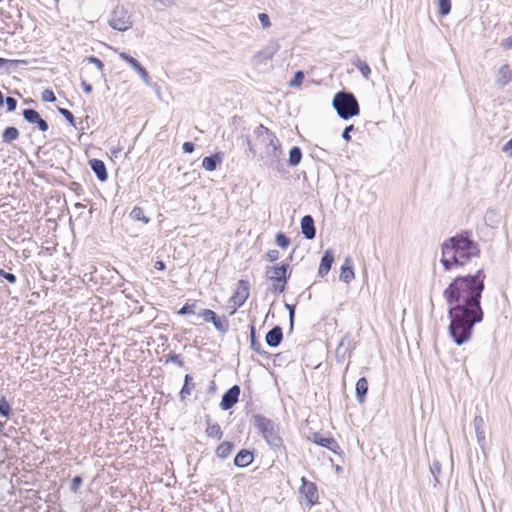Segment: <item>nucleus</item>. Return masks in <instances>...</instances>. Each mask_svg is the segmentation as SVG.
Wrapping results in <instances>:
<instances>
[{
  "instance_id": "1",
  "label": "nucleus",
  "mask_w": 512,
  "mask_h": 512,
  "mask_svg": "<svg viewBox=\"0 0 512 512\" xmlns=\"http://www.w3.org/2000/svg\"><path fill=\"white\" fill-rule=\"evenodd\" d=\"M485 279L484 269H478L474 274L456 276L443 291L449 306L448 332L458 346L471 339L474 326L484 319L481 298Z\"/></svg>"
},
{
  "instance_id": "2",
  "label": "nucleus",
  "mask_w": 512,
  "mask_h": 512,
  "mask_svg": "<svg viewBox=\"0 0 512 512\" xmlns=\"http://www.w3.org/2000/svg\"><path fill=\"white\" fill-rule=\"evenodd\" d=\"M481 254L479 244L472 238V233L462 230L441 244V259L445 271L462 268Z\"/></svg>"
},
{
  "instance_id": "3",
  "label": "nucleus",
  "mask_w": 512,
  "mask_h": 512,
  "mask_svg": "<svg viewBox=\"0 0 512 512\" xmlns=\"http://www.w3.org/2000/svg\"><path fill=\"white\" fill-rule=\"evenodd\" d=\"M253 425L268 446L276 453H285L286 446L279 433V426L272 419L262 415H252Z\"/></svg>"
},
{
  "instance_id": "4",
  "label": "nucleus",
  "mask_w": 512,
  "mask_h": 512,
  "mask_svg": "<svg viewBox=\"0 0 512 512\" xmlns=\"http://www.w3.org/2000/svg\"><path fill=\"white\" fill-rule=\"evenodd\" d=\"M332 106L343 120H349L360 113L359 103L355 95L345 90L334 95Z\"/></svg>"
},
{
  "instance_id": "5",
  "label": "nucleus",
  "mask_w": 512,
  "mask_h": 512,
  "mask_svg": "<svg viewBox=\"0 0 512 512\" xmlns=\"http://www.w3.org/2000/svg\"><path fill=\"white\" fill-rule=\"evenodd\" d=\"M265 150L260 155V159L263 161L264 166L274 169L278 172L284 171V164L282 162V149L281 143L275 134H270V140L264 142Z\"/></svg>"
},
{
  "instance_id": "6",
  "label": "nucleus",
  "mask_w": 512,
  "mask_h": 512,
  "mask_svg": "<svg viewBox=\"0 0 512 512\" xmlns=\"http://www.w3.org/2000/svg\"><path fill=\"white\" fill-rule=\"evenodd\" d=\"M288 263H281L273 267H267L265 271V277L273 281L272 286L268 289L270 292L275 294H281L286 289L287 281L291 276Z\"/></svg>"
},
{
  "instance_id": "7",
  "label": "nucleus",
  "mask_w": 512,
  "mask_h": 512,
  "mask_svg": "<svg viewBox=\"0 0 512 512\" xmlns=\"http://www.w3.org/2000/svg\"><path fill=\"white\" fill-rule=\"evenodd\" d=\"M109 26L117 31L125 32L133 26L132 16L123 5H116L108 20Z\"/></svg>"
},
{
  "instance_id": "8",
  "label": "nucleus",
  "mask_w": 512,
  "mask_h": 512,
  "mask_svg": "<svg viewBox=\"0 0 512 512\" xmlns=\"http://www.w3.org/2000/svg\"><path fill=\"white\" fill-rule=\"evenodd\" d=\"M198 316L201 317L205 322L212 323L214 328L220 334L224 335L229 330V320L225 315L220 317L211 309H202L198 313Z\"/></svg>"
},
{
  "instance_id": "9",
  "label": "nucleus",
  "mask_w": 512,
  "mask_h": 512,
  "mask_svg": "<svg viewBox=\"0 0 512 512\" xmlns=\"http://www.w3.org/2000/svg\"><path fill=\"white\" fill-rule=\"evenodd\" d=\"M249 289V281L243 279L238 281V287L229 300L233 303V309L230 311V315H233L238 308L244 305L249 297Z\"/></svg>"
},
{
  "instance_id": "10",
  "label": "nucleus",
  "mask_w": 512,
  "mask_h": 512,
  "mask_svg": "<svg viewBox=\"0 0 512 512\" xmlns=\"http://www.w3.org/2000/svg\"><path fill=\"white\" fill-rule=\"evenodd\" d=\"M308 440L312 443L327 448L330 451H332L336 455H341L343 453L340 445L337 443V441L330 436H324L320 432H313L308 436Z\"/></svg>"
},
{
  "instance_id": "11",
  "label": "nucleus",
  "mask_w": 512,
  "mask_h": 512,
  "mask_svg": "<svg viewBox=\"0 0 512 512\" xmlns=\"http://www.w3.org/2000/svg\"><path fill=\"white\" fill-rule=\"evenodd\" d=\"M355 349V342L349 333H346L340 340L336 351L335 358L338 363L344 362L347 356L350 357L351 351Z\"/></svg>"
},
{
  "instance_id": "12",
  "label": "nucleus",
  "mask_w": 512,
  "mask_h": 512,
  "mask_svg": "<svg viewBox=\"0 0 512 512\" xmlns=\"http://www.w3.org/2000/svg\"><path fill=\"white\" fill-rule=\"evenodd\" d=\"M300 493L304 496L306 506L312 507L318 502L319 494L315 483L308 481L305 477L301 478Z\"/></svg>"
},
{
  "instance_id": "13",
  "label": "nucleus",
  "mask_w": 512,
  "mask_h": 512,
  "mask_svg": "<svg viewBox=\"0 0 512 512\" xmlns=\"http://www.w3.org/2000/svg\"><path fill=\"white\" fill-rule=\"evenodd\" d=\"M22 116L25 121L30 124H35L41 132H46L49 129L48 122L41 117L39 112L33 108H27L22 111Z\"/></svg>"
},
{
  "instance_id": "14",
  "label": "nucleus",
  "mask_w": 512,
  "mask_h": 512,
  "mask_svg": "<svg viewBox=\"0 0 512 512\" xmlns=\"http://www.w3.org/2000/svg\"><path fill=\"white\" fill-rule=\"evenodd\" d=\"M119 57L139 74V76L146 85L150 84V77L147 70L141 65V63L136 58L132 57L130 54L126 52L119 53Z\"/></svg>"
},
{
  "instance_id": "15",
  "label": "nucleus",
  "mask_w": 512,
  "mask_h": 512,
  "mask_svg": "<svg viewBox=\"0 0 512 512\" xmlns=\"http://www.w3.org/2000/svg\"><path fill=\"white\" fill-rule=\"evenodd\" d=\"M241 393V389L239 385H233L230 387L221 398L220 408L224 411H227L235 406V404L239 400V396Z\"/></svg>"
},
{
  "instance_id": "16",
  "label": "nucleus",
  "mask_w": 512,
  "mask_h": 512,
  "mask_svg": "<svg viewBox=\"0 0 512 512\" xmlns=\"http://www.w3.org/2000/svg\"><path fill=\"white\" fill-rule=\"evenodd\" d=\"M279 49L280 45L277 41H270L265 47H263V49L255 54L254 59L257 63L270 60L278 52Z\"/></svg>"
},
{
  "instance_id": "17",
  "label": "nucleus",
  "mask_w": 512,
  "mask_h": 512,
  "mask_svg": "<svg viewBox=\"0 0 512 512\" xmlns=\"http://www.w3.org/2000/svg\"><path fill=\"white\" fill-rule=\"evenodd\" d=\"M301 233L307 240H313L316 237V227L314 218L311 215H305L302 217L301 222Z\"/></svg>"
},
{
  "instance_id": "18",
  "label": "nucleus",
  "mask_w": 512,
  "mask_h": 512,
  "mask_svg": "<svg viewBox=\"0 0 512 512\" xmlns=\"http://www.w3.org/2000/svg\"><path fill=\"white\" fill-rule=\"evenodd\" d=\"M334 251L332 249H327L321 258L320 265L318 268L319 277L323 278L326 276L331 270L332 264L334 263Z\"/></svg>"
},
{
  "instance_id": "19",
  "label": "nucleus",
  "mask_w": 512,
  "mask_h": 512,
  "mask_svg": "<svg viewBox=\"0 0 512 512\" xmlns=\"http://www.w3.org/2000/svg\"><path fill=\"white\" fill-rule=\"evenodd\" d=\"M283 340L282 328L278 325L271 328L265 336L266 344L271 348H277Z\"/></svg>"
},
{
  "instance_id": "20",
  "label": "nucleus",
  "mask_w": 512,
  "mask_h": 512,
  "mask_svg": "<svg viewBox=\"0 0 512 512\" xmlns=\"http://www.w3.org/2000/svg\"><path fill=\"white\" fill-rule=\"evenodd\" d=\"M89 166L100 182H105L108 179V172L104 161L94 158L89 160Z\"/></svg>"
},
{
  "instance_id": "21",
  "label": "nucleus",
  "mask_w": 512,
  "mask_h": 512,
  "mask_svg": "<svg viewBox=\"0 0 512 512\" xmlns=\"http://www.w3.org/2000/svg\"><path fill=\"white\" fill-rule=\"evenodd\" d=\"M254 461V452L248 449H241L234 458V465L238 468H245Z\"/></svg>"
},
{
  "instance_id": "22",
  "label": "nucleus",
  "mask_w": 512,
  "mask_h": 512,
  "mask_svg": "<svg viewBox=\"0 0 512 512\" xmlns=\"http://www.w3.org/2000/svg\"><path fill=\"white\" fill-rule=\"evenodd\" d=\"M223 160V154L221 152H216L214 154H211L209 156H206L202 160V167L206 171H214L216 170L217 166L221 164Z\"/></svg>"
},
{
  "instance_id": "23",
  "label": "nucleus",
  "mask_w": 512,
  "mask_h": 512,
  "mask_svg": "<svg viewBox=\"0 0 512 512\" xmlns=\"http://www.w3.org/2000/svg\"><path fill=\"white\" fill-rule=\"evenodd\" d=\"M355 277L353 262L350 257H346L343 265L341 266L340 280L349 284Z\"/></svg>"
},
{
  "instance_id": "24",
  "label": "nucleus",
  "mask_w": 512,
  "mask_h": 512,
  "mask_svg": "<svg viewBox=\"0 0 512 512\" xmlns=\"http://www.w3.org/2000/svg\"><path fill=\"white\" fill-rule=\"evenodd\" d=\"M512 80V71L508 64H503L498 70L496 83L499 87H504Z\"/></svg>"
},
{
  "instance_id": "25",
  "label": "nucleus",
  "mask_w": 512,
  "mask_h": 512,
  "mask_svg": "<svg viewBox=\"0 0 512 512\" xmlns=\"http://www.w3.org/2000/svg\"><path fill=\"white\" fill-rule=\"evenodd\" d=\"M356 399L357 401L362 404L365 402L367 393H368V381L365 377H361L356 382Z\"/></svg>"
},
{
  "instance_id": "26",
  "label": "nucleus",
  "mask_w": 512,
  "mask_h": 512,
  "mask_svg": "<svg viewBox=\"0 0 512 512\" xmlns=\"http://www.w3.org/2000/svg\"><path fill=\"white\" fill-rule=\"evenodd\" d=\"M250 347L257 354L268 358L269 353L262 349L261 343L256 338V329L254 325L250 326Z\"/></svg>"
},
{
  "instance_id": "27",
  "label": "nucleus",
  "mask_w": 512,
  "mask_h": 512,
  "mask_svg": "<svg viewBox=\"0 0 512 512\" xmlns=\"http://www.w3.org/2000/svg\"><path fill=\"white\" fill-rule=\"evenodd\" d=\"M234 449V443L230 441H224L216 448V456L220 459H226L232 453Z\"/></svg>"
},
{
  "instance_id": "28",
  "label": "nucleus",
  "mask_w": 512,
  "mask_h": 512,
  "mask_svg": "<svg viewBox=\"0 0 512 512\" xmlns=\"http://www.w3.org/2000/svg\"><path fill=\"white\" fill-rule=\"evenodd\" d=\"M194 388H195V383L193 382L192 375L186 374L184 376V383H183L182 389L180 391L181 400L186 399L191 394V392Z\"/></svg>"
},
{
  "instance_id": "29",
  "label": "nucleus",
  "mask_w": 512,
  "mask_h": 512,
  "mask_svg": "<svg viewBox=\"0 0 512 512\" xmlns=\"http://www.w3.org/2000/svg\"><path fill=\"white\" fill-rule=\"evenodd\" d=\"M20 136L19 130L14 126L6 127L2 132V141L4 143H12L17 140Z\"/></svg>"
},
{
  "instance_id": "30",
  "label": "nucleus",
  "mask_w": 512,
  "mask_h": 512,
  "mask_svg": "<svg viewBox=\"0 0 512 512\" xmlns=\"http://www.w3.org/2000/svg\"><path fill=\"white\" fill-rule=\"evenodd\" d=\"M302 160V150L298 146H293L289 151L288 165L296 167Z\"/></svg>"
},
{
  "instance_id": "31",
  "label": "nucleus",
  "mask_w": 512,
  "mask_h": 512,
  "mask_svg": "<svg viewBox=\"0 0 512 512\" xmlns=\"http://www.w3.org/2000/svg\"><path fill=\"white\" fill-rule=\"evenodd\" d=\"M129 217L133 221H135V222L140 221L143 224H148L150 222V218L145 215L143 208H141L139 206H135L132 209V211L129 214Z\"/></svg>"
},
{
  "instance_id": "32",
  "label": "nucleus",
  "mask_w": 512,
  "mask_h": 512,
  "mask_svg": "<svg viewBox=\"0 0 512 512\" xmlns=\"http://www.w3.org/2000/svg\"><path fill=\"white\" fill-rule=\"evenodd\" d=\"M352 64L360 71V73L362 74V76L365 79H369L370 74H371V69L365 61L361 60L359 57H356L352 61Z\"/></svg>"
},
{
  "instance_id": "33",
  "label": "nucleus",
  "mask_w": 512,
  "mask_h": 512,
  "mask_svg": "<svg viewBox=\"0 0 512 512\" xmlns=\"http://www.w3.org/2000/svg\"><path fill=\"white\" fill-rule=\"evenodd\" d=\"M58 112L78 131H84L83 126H78L76 124V119L71 111L66 108L58 107Z\"/></svg>"
},
{
  "instance_id": "34",
  "label": "nucleus",
  "mask_w": 512,
  "mask_h": 512,
  "mask_svg": "<svg viewBox=\"0 0 512 512\" xmlns=\"http://www.w3.org/2000/svg\"><path fill=\"white\" fill-rule=\"evenodd\" d=\"M205 433L208 437L220 440L223 437V431L219 424H209L206 427Z\"/></svg>"
},
{
  "instance_id": "35",
  "label": "nucleus",
  "mask_w": 512,
  "mask_h": 512,
  "mask_svg": "<svg viewBox=\"0 0 512 512\" xmlns=\"http://www.w3.org/2000/svg\"><path fill=\"white\" fill-rule=\"evenodd\" d=\"M254 132L258 138H262L263 143L270 140V134H275L274 132L270 131L267 127H265L263 124L258 125Z\"/></svg>"
},
{
  "instance_id": "36",
  "label": "nucleus",
  "mask_w": 512,
  "mask_h": 512,
  "mask_svg": "<svg viewBox=\"0 0 512 512\" xmlns=\"http://www.w3.org/2000/svg\"><path fill=\"white\" fill-rule=\"evenodd\" d=\"M12 413V407L10 403L3 396L0 399V416L8 418Z\"/></svg>"
},
{
  "instance_id": "37",
  "label": "nucleus",
  "mask_w": 512,
  "mask_h": 512,
  "mask_svg": "<svg viewBox=\"0 0 512 512\" xmlns=\"http://www.w3.org/2000/svg\"><path fill=\"white\" fill-rule=\"evenodd\" d=\"M439 15L444 17L451 12V0H438Z\"/></svg>"
},
{
  "instance_id": "38",
  "label": "nucleus",
  "mask_w": 512,
  "mask_h": 512,
  "mask_svg": "<svg viewBox=\"0 0 512 512\" xmlns=\"http://www.w3.org/2000/svg\"><path fill=\"white\" fill-rule=\"evenodd\" d=\"M275 242L280 248L286 249L290 245L291 240L284 233L278 232L275 236Z\"/></svg>"
},
{
  "instance_id": "39",
  "label": "nucleus",
  "mask_w": 512,
  "mask_h": 512,
  "mask_svg": "<svg viewBox=\"0 0 512 512\" xmlns=\"http://www.w3.org/2000/svg\"><path fill=\"white\" fill-rule=\"evenodd\" d=\"M305 74L303 71L298 70L294 73L293 78L290 80L289 85L291 87H298L302 84Z\"/></svg>"
},
{
  "instance_id": "40",
  "label": "nucleus",
  "mask_w": 512,
  "mask_h": 512,
  "mask_svg": "<svg viewBox=\"0 0 512 512\" xmlns=\"http://www.w3.org/2000/svg\"><path fill=\"white\" fill-rule=\"evenodd\" d=\"M168 362H173L178 367H183L184 366V361L182 359V356L180 354H176L174 352H171V353L168 354L167 359H166V363H168Z\"/></svg>"
},
{
  "instance_id": "41",
  "label": "nucleus",
  "mask_w": 512,
  "mask_h": 512,
  "mask_svg": "<svg viewBox=\"0 0 512 512\" xmlns=\"http://www.w3.org/2000/svg\"><path fill=\"white\" fill-rule=\"evenodd\" d=\"M284 306L289 313V326H290L289 329H290V331H292L293 327H294V320H295V305L285 303Z\"/></svg>"
},
{
  "instance_id": "42",
  "label": "nucleus",
  "mask_w": 512,
  "mask_h": 512,
  "mask_svg": "<svg viewBox=\"0 0 512 512\" xmlns=\"http://www.w3.org/2000/svg\"><path fill=\"white\" fill-rule=\"evenodd\" d=\"M195 306L196 304L195 303H185L181 308L180 310L178 311V314L180 315H191V314H194L195 311Z\"/></svg>"
},
{
  "instance_id": "43",
  "label": "nucleus",
  "mask_w": 512,
  "mask_h": 512,
  "mask_svg": "<svg viewBox=\"0 0 512 512\" xmlns=\"http://www.w3.org/2000/svg\"><path fill=\"white\" fill-rule=\"evenodd\" d=\"M82 483L83 478L80 475L74 476L70 483V490L74 493H77Z\"/></svg>"
},
{
  "instance_id": "44",
  "label": "nucleus",
  "mask_w": 512,
  "mask_h": 512,
  "mask_svg": "<svg viewBox=\"0 0 512 512\" xmlns=\"http://www.w3.org/2000/svg\"><path fill=\"white\" fill-rule=\"evenodd\" d=\"M41 99L44 102L53 103L56 101V96L51 89H45L41 94Z\"/></svg>"
},
{
  "instance_id": "45",
  "label": "nucleus",
  "mask_w": 512,
  "mask_h": 512,
  "mask_svg": "<svg viewBox=\"0 0 512 512\" xmlns=\"http://www.w3.org/2000/svg\"><path fill=\"white\" fill-rule=\"evenodd\" d=\"M475 434H476L478 445L480 446V448L482 450H484L485 446H486V437H485L484 429L483 430L475 431Z\"/></svg>"
},
{
  "instance_id": "46",
  "label": "nucleus",
  "mask_w": 512,
  "mask_h": 512,
  "mask_svg": "<svg viewBox=\"0 0 512 512\" xmlns=\"http://www.w3.org/2000/svg\"><path fill=\"white\" fill-rule=\"evenodd\" d=\"M0 277L4 278L5 280H7L11 284L16 283V281H17V277H16L15 274L10 273V272H6L3 269H0Z\"/></svg>"
},
{
  "instance_id": "47",
  "label": "nucleus",
  "mask_w": 512,
  "mask_h": 512,
  "mask_svg": "<svg viewBox=\"0 0 512 512\" xmlns=\"http://www.w3.org/2000/svg\"><path fill=\"white\" fill-rule=\"evenodd\" d=\"M86 60L89 62V63H92L96 66V68L102 72L103 69H104V63L96 56H89L86 58Z\"/></svg>"
},
{
  "instance_id": "48",
  "label": "nucleus",
  "mask_w": 512,
  "mask_h": 512,
  "mask_svg": "<svg viewBox=\"0 0 512 512\" xmlns=\"http://www.w3.org/2000/svg\"><path fill=\"white\" fill-rule=\"evenodd\" d=\"M265 257H266V260H268L270 262H275L279 259L280 254H279L278 250L271 249V250L267 251V253L265 254Z\"/></svg>"
},
{
  "instance_id": "49",
  "label": "nucleus",
  "mask_w": 512,
  "mask_h": 512,
  "mask_svg": "<svg viewBox=\"0 0 512 512\" xmlns=\"http://www.w3.org/2000/svg\"><path fill=\"white\" fill-rule=\"evenodd\" d=\"M4 103H6L7 111L8 112H13V111L16 110L17 100L15 98H13V97H6Z\"/></svg>"
},
{
  "instance_id": "50",
  "label": "nucleus",
  "mask_w": 512,
  "mask_h": 512,
  "mask_svg": "<svg viewBox=\"0 0 512 512\" xmlns=\"http://www.w3.org/2000/svg\"><path fill=\"white\" fill-rule=\"evenodd\" d=\"M258 19L263 28H269L271 26L270 18L266 13H260Z\"/></svg>"
},
{
  "instance_id": "51",
  "label": "nucleus",
  "mask_w": 512,
  "mask_h": 512,
  "mask_svg": "<svg viewBox=\"0 0 512 512\" xmlns=\"http://www.w3.org/2000/svg\"><path fill=\"white\" fill-rule=\"evenodd\" d=\"M28 62L26 60H22V59H8V67H18V66H23V65H27Z\"/></svg>"
},
{
  "instance_id": "52",
  "label": "nucleus",
  "mask_w": 512,
  "mask_h": 512,
  "mask_svg": "<svg viewBox=\"0 0 512 512\" xmlns=\"http://www.w3.org/2000/svg\"><path fill=\"white\" fill-rule=\"evenodd\" d=\"M354 130V125H348L344 128L343 132H342V138L349 142L351 140V135L350 133Z\"/></svg>"
},
{
  "instance_id": "53",
  "label": "nucleus",
  "mask_w": 512,
  "mask_h": 512,
  "mask_svg": "<svg viewBox=\"0 0 512 512\" xmlns=\"http://www.w3.org/2000/svg\"><path fill=\"white\" fill-rule=\"evenodd\" d=\"M473 426L475 431L483 430L484 420L481 416H476L473 420Z\"/></svg>"
},
{
  "instance_id": "54",
  "label": "nucleus",
  "mask_w": 512,
  "mask_h": 512,
  "mask_svg": "<svg viewBox=\"0 0 512 512\" xmlns=\"http://www.w3.org/2000/svg\"><path fill=\"white\" fill-rule=\"evenodd\" d=\"M182 150L184 153H192L194 152L195 150V144L193 142H190V141H187V142H184L183 145H182Z\"/></svg>"
},
{
  "instance_id": "55",
  "label": "nucleus",
  "mask_w": 512,
  "mask_h": 512,
  "mask_svg": "<svg viewBox=\"0 0 512 512\" xmlns=\"http://www.w3.org/2000/svg\"><path fill=\"white\" fill-rule=\"evenodd\" d=\"M431 473L433 474L435 480L437 481V474L441 471V465L439 462H433V464L430 466Z\"/></svg>"
},
{
  "instance_id": "56",
  "label": "nucleus",
  "mask_w": 512,
  "mask_h": 512,
  "mask_svg": "<svg viewBox=\"0 0 512 512\" xmlns=\"http://www.w3.org/2000/svg\"><path fill=\"white\" fill-rule=\"evenodd\" d=\"M81 87L83 89V91L87 94H90L92 92V85L89 84L87 81L85 80H82L81 81Z\"/></svg>"
},
{
  "instance_id": "57",
  "label": "nucleus",
  "mask_w": 512,
  "mask_h": 512,
  "mask_svg": "<svg viewBox=\"0 0 512 512\" xmlns=\"http://www.w3.org/2000/svg\"><path fill=\"white\" fill-rule=\"evenodd\" d=\"M502 150L512 157V138L503 146Z\"/></svg>"
},
{
  "instance_id": "58",
  "label": "nucleus",
  "mask_w": 512,
  "mask_h": 512,
  "mask_svg": "<svg viewBox=\"0 0 512 512\" xmlns=\"http://www.w3.org/2000/svg\"><path fill=\"white\" fill-rule=\"evenodd\" d=\"M502 48L510 49L512 47V36L504 39L501 43Z\"/></svg>"
},
{
  "instance_id": "59",
  "label": "nucleus",
  "mask_w": 512,
  "mask_h": 512,
  "mask_svg": "<svg viewBox=\"0 0 512 512\" xmlns=\"http://www.w3.org/2000/svg\"><path fill=\"white\" fill-rule=\"evenodd\" d=\"M154 268L159 271H164L166 269V264L162 260H157L154 264Z\"/></svg>"
},
{
  "instance_id": "60",
  "label": "nucleus",
  "mask_w": 512,
  "mask_h": 512,
  "mask_svg": "<svg viewBox=\"0 0 512 512\" xmlns=\"http://www.w3.org/2000/svg\"><path fill=\"white\" fill-rule=\"evenodd\" d=\"M87 119H88V117H86V118H85V120L81 119L79 122H76V124H77L78 126H83V127L85 128L84 123H86V124H87Z\"/></svg>"
},
{
  "instance_id": "61",
  "label": "nucleus",
  "mask_w": 512,
  "mask_h": 512,
  "mask_svg": "<svg viewBox=\"0 0 512 512\" xmlns=\"http://www.w3.org/2000/svg\"><path fill=\"white\" fill-rule=\"evenodd\" d=\"M4 102H5V99H4L3 93L0 91V107L3 106Z\"/></svg>"
},
{
  "instance_id": "62",
  "label": "nucleus",
  "mask_w": 512,
  "mask_h": 512,
  "mask_svg": "<svg viewBox=\"0 0 512 512\" xmlns=\"http://www.w3.org/2000/svg\"><path fill=\"white\" fill-rule=\"evenodd\" d=\"M205 421H206L207 426H209V424H212V423H211V417H210V415H206V416H205Z\"/></svg>"
},
{
  "instance_id": "63",
  "label": "nucleus",
  "mask_w": 512,
  "mask_h": 512,
  "mask_svg": "<svg viewBox=\"0 0 512 512\" xmlns=\"http://www.w3.org/2000/svg\"><path fill=\"white\" fill-rule=\"evenodd\" d=\"M75 208H77V209H82V208H84V205H83V204H81V203H76V204H75Z\"/></svg>"
},
{
  "instance_id": "64",
  "label": "nucleus",
  "mask_w": 512,
  "mask_h": 512,
  "mask_svg": "<svg viewBox=\"0 0 512 512\" xmlns=\"http://www.w3.org/2000/svg\"><path fill=\"white\" fill-rule=\"evenodd\" d=\"M248 145H249V150H250L253 154H255V150L253 149V147H252V145H251L250 141H248Z\"/></svg>"
}]
</instances>
